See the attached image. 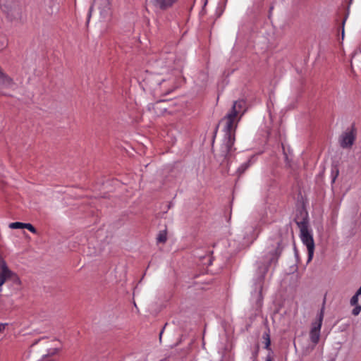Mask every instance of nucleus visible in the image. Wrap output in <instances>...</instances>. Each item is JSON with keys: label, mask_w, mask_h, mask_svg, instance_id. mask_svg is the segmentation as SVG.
I'll use <instances>...</instances> for the list:
<instances>
[{"label": "nucleus", "mask_w": 361, "mask_h": 361, "mask_svg": "<svg viewBox=\"0 0 361 361\" xmlns=\"http://www.w3.org/2000/svg\"><path fill=\"white\" fill-rule=\"evenodd\" d=\"M230 111L242 118L246 111L245 101L243 99L235 101Z\"/></svg>", "instance_id": "1a4fd4ad"}, {"label": "nucleus", "mask_w": 361, "mask_h": 361, "mask_svg": "<svg viewBox=\"0 0 361 361\" xmlns=\"http://www.w3.org/2000/svg\"><path fill=\"white\" fill-rule=\"evenodd\" d=\"M158 243H164L167 240V233L166 231H161L157 238Z\"/></svg>", "instance_id": "f8f14e48"}, {"label": "nucleus", "mask_w": 361, "mask_h": 361, "mask_svg": "<svg viewBox=\"0 0 361 361\" xmlns=\"http://www.w3.org/2000/svg\"><path fill=\"white\" fill-rule=\"evenodd\" d=\"M6 325V324L0 323V333L5 329Z\"/></svg>", "instance_id": "aec40b11"}, {"label": "nucleus", "mask_w": 361, "mask_h": 361, "mask_svg": "<svg viewBox=\"0 0 361 361\" xmlns=\"http://www.w3.org/2000/svg\"><path fill=\"white\" fill-rule=\"evenodd\" d=\"M354 306H355V307L352 310V314L354 316H357V315H358L360 314V312L361 311V306L359 305H354Z\"/></svg>", "instance_id": "dca6fc26"}, {"label": "nucleus", "mask_w": 361, "mask_h": 361, "mask_svg": "<svg viewBox=\"0 0 361 361\" xmlns=\"http://www.w3.org/2000/svg\"><path fill=\"white\" fill-rule=\"evenodd\" d=\"M235 141V135L225 134L220 149L221 155L224 157L228 158L235 151L234 147Z\"/></svg>", "instance_id": "423d86ee"}, {"label": "nucleus", "mask_w": 361, "mask_h": 361, "mask_svg": "<svg viewBox=\"0 0 361 361\" xmlns=\"http://www.w3.org/2000/svg\"><path fill=\"white\" fill-rule=\"evenodd\" d=\"M345 20H346V18H345V19L342 22V39H343V37H344V25L345 23Z\"/></svg>", "instance_id": "6ab92c4d"}, {"label": "nucleus", "mask_w": 361, "mask_h": 361, "mask_svg": "<svg viewBox=\"0 0 361 361\" xmlns=\"http://www.w3.org/2000/svg\"><path fill=\"white\" fill-rule=\"evenodd\" d=\"M266 361H272L271 357L269 355L266 358Z\"/></svg>", "instance_id": "412c9836"}, {"label": "nucleus", "mask_w": 361, "mask_h": 361, "mask_svg": "<svg viewBox=\"0 0 361 361\" xmlns=\"http://www.w3.org/2000/svg\"><path fill=\"white\" fill-rule=\"evenodd\" d=\"M25 223L22 222H13L9 224V228L12 229L24 228Z\"/></svg>", "instance_id": "4468645a"}, {"label": "nucleus", "mask_w": 361, "mask_h": 361, "mask_svg": "<svg viewBox=\"0 0 361 361\" xmlns=\"http://www.w3.org/2000/svg\"><path fill=\"white\" fill-rule=\"evenodd\" d=\"M4 12H6L8 15H11L13 18H16V12L18 14L19 8H18L16 4H14L11 8H9L6 5H4L2 8Z\"/></svg>", "instance_id": "9d476101"}, {"label": "nucleus", "mask_w": 361, "mask_h": 361, "mask_svg": "<svg viewBox=\"0 0 361 361\" xmlns=\"http://www.w3.org/2000/svg\"><path fill=\"white\" fill-rule=\"evenodd\" d=\"M12 279L17 284L20 283L18 276L11 271L4 261L0 262V293L2 290L1 286L7 279Z\"/></svg>", "instance_id": "0eeeda50"}, {"label": "nucleus", "mask_w": 361, "mask_h": 361, "mask_svg": "<svg viewBox=\"0 0 361 361\" xmlns=\"http://www.w3.org/2000/svg\"><path fill=\"white\" fill-rule=\"evenodd\" d=\"M263 338L264 340V348L267 350H270V345H271V339H270V335L269 331L264 332L263 334Z\"/></svg>", "instance_id": "ddd939ff"}, {"label": "nucleus", "mask_w": 361, "mask_h": 361, "mask_svg": "<svg viewBox=\"0 0 361 361\" xmlns=\"http://www.w3.org/2000/svg\"><path fill=\"white\" fill-rule=\"evenodd\" d=\"M356 293H357V295H361V286L359 288V289L357 290Z\"/></svg>", "instance_id": "5701e85b"}, {"label": "nucleus", "mask_w": 361, "mask_h": 361, "mask_svg": "<svg viewBox=\"0 0 361 361\" xmlns=\"http://www.w3.org/2000/svg\"><path fill=\"white\" fill-rule=\"evenodd\" d=\"M357 137V130L354 126L347 128L339 137L338 142L343 149H350L354 145Z\"/></svg>", "instance_id": "39448f33"}, {"label": "nucleus", "mask_w": 361, "mask_h": 361, "mask_svg": "<svg viewBox=\"0 0 361 361\" xmlns=\"http://www.w3.org/2000/svg\"><path fill=\"white\" fill-rule=\"evenodd\" d=\"M262 287L260 288V291H259V297H260V300H262Z\"/></svg>", "instance_id": "b1692460"}, {"label": "nucleus", "mask_w": 361, "mask_h": 361, "mask_svg": "<svg viewBox=\"0 0 361 361\" xmlns=\"http://www.w3.org/2000/svg\"><path fill=\"white\" fill-rule=\"evenodd\" d=\"M161 63H161V60H159V61H156V65H157V66H160Z\"/></svg>", "instance_id": "4be33fe9"}, {"label": "nucleus", "mask_w": 361, "mask_h": 361, "mask_svg": "<svg viewBox=\"0 0 361 361\" xmlns=\"http://www.w3.org/2000/svg\"><path fill=\"white\" fill-rule=\"evenodd\" d=\"M178 0H151L152 6L156 8L165 11L172 7Z\"/></svg>", "instance_id": "6e6552de"}, {"label": "nucleus", "mask_w": 361, "mask_h": 361, "mask_svg": "<svg viewBox=\"0 0 361 361\" xmlns=\"http://www.w3.org/2000/svg\"><path fill=\"white\" fill-rule=\"evenodd\" d=\"M271 240L273 243L271 244V247L269 248V255L266 257V260L264 262L267 264L263 268L262 275L260 276V280L263 279L264 274L268 271L269 266L271 264L277 262L283 250V238L281 234H278L274 240Z\"/></svg>", "instance_id": "f03ea898"}, {"label": "nucleus", "mask_w": 361, "mask_h": 361, "mask_svg": "<svg viewBox=\"0 0 361 361\" xmlns=\"http://www.w3.org/2000/svg\"><path fill=\"white\" fill-rule=\"evenodd\" d=\"M324 309H325V300L323 302L322 307L319 313L317 320L314 322H312V327L310 331V339L311 342L313 343V345L315 346L319 341L320 338V331L322 326V322L324 315Z\"/></svg>", "instance_id": "20e7f679"}, {"label": "nucleus", "mask_w": 361, "mask_h": 361, "mask_svg": "<svg viewBox=\"0 0 361 361\" xmlns=\"http://www.w3.org/2000/svg\"><path fill=\"white\" fill-rule=\"evenodd\" d=\"M241 117L229 111L219 121L223 125V130L225 134H234L240 121Z\"/></svg>", "instance_id": "7ed1b4c3"}, {"label": "nucleus", "mask_w": 361, "mask_h": 361, "mask_svg": "<svg viewBox=\"0 0 361 361\" xmlns=\"http://www.w3.org/2000/svg\"><path fill=\"white\" fill-rule=\"evenodd\" d=\"M252 164L251 159L242 164L237 170V173L240 176L242 175Z\"/></svg>", "instance_id": "9b49d317"}, {"label": "nucleus", "mask_w": 361, "mask_h": 361, "mask_svg": "<svg viewBox=\"0 0 361 361\" xmlns=\"http://www.w3.org/2000/svg\"><path fill=\"white\" fill-rule=\"evenodd\" d=\"M24 228H27L32 233H37L36 228L31 224L25 223Z\"/></svg>", "instance_id": "2eb2a0df"}, {"label": "nucleus", "mask_w": 361, "mask_h": 361, "mask_svg": "<svg viewBox=\"0 0 361 361\" xmlns=\"http://www.w3.org/2000/svg\"><path fill=\"white\" fill-rule=\"evenodd\" d=\"M57 353V349L56 348H51L49 350L48 353L44 355V357H47V356H50V355H55L56 353Z\"/></svg>", "instance_id": "a211bd4d"}, {"label": "nucleus", "mask_w": 361, "mask_h": 361, "mask_svg": "<svg viewBox=\"0 0 361 361\" xmlns=\"http://www.w3.org/2000/svg\"><path fill=\"white\" fill-rule=\"evenodd\" d=\"M360 295H357V293H355L350 299V305H356L358 302V297Z\"/></svg>", "instance_id": "f3484780"}, {"label": "nucleus", "mask_w": 361, "mask_h": 361, "mask_svg": "<svg viewBox=\"0 0 361 361\" xmlns=\"http://www.w3.org/2000/svg\"><path fill=\"white\" fill-rule=\"evenodd\" d=\"M300 228V238L302 243L307 247L308 252L307 262L312 261L314 252V241L312 231L309 229L308 221L304 219L302 221L296 222Z\"/></svg>", "instance_id": "f257e3e1"}]
</instances>
